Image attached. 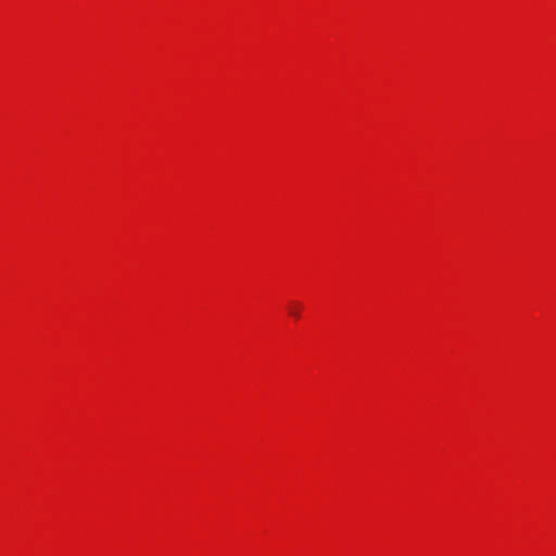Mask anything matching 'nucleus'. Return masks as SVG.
Segmentation results:
<instances>
[{"mask_svg":"<svg viewBox=\"0 0 556 556\" xmlns=\"http://www.w3.org/2000/svg\"><path fill=\"white\" fill-rule=\"evenodd\" d=\"M301 304L299 302H291L289 305V313L295 318L301 316Z\"/></svg>","mask_w":556,"mask_h":556,"instance_id":"1","label":"nucleus"}]
</instances>
